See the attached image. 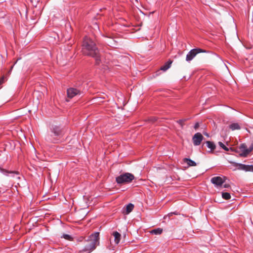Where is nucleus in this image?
Returning a JSON list of instances; mask_svg holds the SVG:
<instances>
[{
	"instance_id": "nucleus-7",
	"label": "nucleus",
	"mask_w": 253,
	"mask_h": 253,
	"mask_svg": "<svg viewBox=\"0 0 253 253\" xmlns=\"http://www.w3.org/2000/svg\"><path fill=\"white\" fill-rule=\"evenodd\" d=\"M203 139L204 137L200 132L195 133L192 137L193 143L195 146L199 145Z\"/></svg>"
},
{
	"instance_id": "nucleus-1",
	"label": "nucleus",
	"mask_w": 253,
	"mask_h": 253,
	"mask_svg": "<svg viewBox=\"0 0 253 253\" xmlns=\"http://www.w3.org/2000/svg\"><path fill=\"white\" fill-rule=\"evenodd\" d=\"M82 46L83 54L94 58L96 64H99L100 59L99 50L93 41L86 37L84 38Z\"/></svg>"
},
{
	"instance_id": "nucleus-28",
	"label": "nucleus",
	"mask_w": 253,
	"mask_h": 253,
	"mask_svg": "<svg viewBox=\"0 0 253 253\" xmlns=\"http://www.w3.org/2000/svg\"><path fill=\"white\" fill-rule=\"evenodd\" d=\"M223 187H224L225 188H228L230 187V185L228 184H224L223 185Z\"/></svg>"
},
{
	"instance_id": "nucleus-29",
	"label": "nucleus",
	"mask_w": 253,
	"mask_h": 253,
	"mask_svg": "<svg viewBox=\"0 0 253 253\" xmlns=\"http://www.w3.org/2000/svg\"><path fill=\"white\" fill-rule=\"evenodd\" d=\"M175 219H176V220H180V219H181V218H176Z\"/></svg>"
},
{
	"instance_id": "nucleus-22",
	"label": "nucleus",
	"mask_w": 253,
	"mask_h": 253,
	"mask_svg": "<svg viewBox=\"0 0 253 253\" xmlns=\"http://www.w3.org/2000/svg\"><path fill=\"white\" fill-rule=\"evenodd\" d=\"M186 121V119L184 120H179L177 121V122L182 127L183 126V125L184 124V122Z\"/></svg>"
},
{
	"instance_id": "nucleus-15",
	"label": "nucleus",
	"mask_w": 253,
	"mask_h": 253,
	"mask_svg": "<svg viewBox=\"0 0 253 253\" xmlns=\"http://www.w3.org/2000/svg\"><path fill=\"white\" fill-rule=\"evenodd\" d=\"M183 161L187 163L189 167L196 166V163L194 161L190 159L184 158L183 159Z\"/></svg>"
},
{
	"instance_id": "nucleus-2",
	"label": "nucleus",
	"mask_w": 253,
	"mask_h": 253,
	"mask_svg": "<svg viewBox=\"0 0 253 253\" xmlns=\"http://www.w3.org/2000/svg\"><path fill=\"white\" fill-rule=\"evenodd\" d=\"M62 134L63 131L60 127L54 126L51 128V133L46 136L45 139L48 142L54 143Z\"/></svg>"
},
{
	"instance_id": "nucleus-16",
	"label": "nucleus",
	"mask_w": 253,
	"mask_h": 253,
	"mask_svg": "<svg viewBox=\"0 0 253 253\" xmlns=\"http://www.w3.org/2000/svg\"><path fill=\"white\" fill-rule=\"evenodd\" d=\"M163 232V229L161 228H157L150 231V233L155 235H160Z\"/></svg>"
},
{
	"instance_id": "nucleus-11",
	"label": "nucleus",
	"mask_w": 253,
	"mask_h": 253,
	"mask_svg": "<svg viewBox=\"0 0 253 253\" xmlns=\"http://www.w3.org/2000/svg\"><path fill=\"white\" fill-rule=\"evenodd\" d=\"M133 208L134 205L131 203H129L127 205L124 209L123 213L125 214H128L133 210Z\"/></svg>"
},
{
	"instance_id": "nucleus-14",
	"label": "nucleus",
	"mask_w": 253,
	"mask_h": 253,
	"mask_svg": "<svg viewBox=\"0 0 253 253\" xmlns=\"http://www.w3.org/2000/svg\"><path fill=\"white\" fill-rule=\"evenodd\" d=\"M205 144H206L207 146L211 149V152H212L215 149V145L211 141H207Z\"/></svg>"
},
{
	"instance_id": "nucleus-3",
	"label": "nucleus",
	"mask_w": 253,
	"mask_h": 253,
	"mask_svg": "<svg viewBox=\"0 0 253 253\" xmlns=\"http://www.w3.org/2000/svg\"><path fill=\"white\" fill-rule=\"evenodd\" d=\"M134 179V175L128 172L123 173L116 178L117 183L125 184L131 182Z\"/></svg>"
},
{
	"instance_id": "nucleus-10",
	"label": "nucleus",
	"mask_w": 253,
	"mask_h": 253,
	"mask_svg": "<svg viewBox=\"0 0 253 253\" xmlns=\"http://www.w3.org/2000/svg\"><path fill=\"white\" fill-rule=\"evenodd\" d=\"M239 169L245 170L246 171H253V165H246L244 164H239L238 165Z\"/></svg>"
},
{
	"instance_id": "nucleus-4",
	"label": "nucleus",
	"mask_w": 253,
	"mask_h": 253,
	"mask_svg": "<svg viewBox=\"0 0 253 253\" xmlns=\"http://www.w3.org/2000/svg\"><path fill=\"white\" fill-rule=\"evenodd\" d=\"M89 240L92 241L89 246V250H93L96 248V246L99 244V233L96 232L90 235L89 237Z\"/></svg>"
},
{
	"instance_id": "nucleus-20",
	"label": "nucleus",
	"mask_w": 253,
	"mask_h": 253,
	"mask_svg": "<svg viewBox=\"0 0 253 253\" xmlns=\"http://www.w3.org/2000/svg\"><path fill=\"white\" fill-rule=\"evenodd\" d=\"M62 238H64L66 240H69V241H73V238L69 235L66 234H63V235L61 236Z\"/></svg>"
},
{
	"instance_id": "nucleus-13",
	"label": "nucleus",
	"mask_w": 253,
	"mask_h": 253,
	"mask_svg": "<svg viewBox=\"0 0 253 253\" xmlns=\"http://www.w3.org/2000/svg\"><path fill=\"white\" fill-rule=\"evenodd\" d=\"M172 63V61L171 60H169L164 65L162 66L160 69L163 71H167L168 69H169Z\"/></svg>"
},
{
	"instance_id": "nucleus-27",
	"label": "nucleus",
	"mask_w": 253,
	"mask_h": 253,
	"mask_svg": "<svg viewBox=\"0 0 253 253\" xmlns=\"http://www.w3.org/2000/svg\"><path fill=\"white\" fill-rule=\"evenodd\" d=\"M4 82V77H3L1 78V79L0 80V84H1L2 83H3Z\"/></svg>"
},
{
	"instance_id": "nucleus-6",
	"label": "nucleus",
	"mask_w": 253,
	"mask_h": 253,
	"mask_svg": "<svg viewBox=\"0 0 253 253\" xmlns=\"http://www.w3.org/2000/svg\"><path fill=\"white\" fill-rule=\"evenodd\" d=\"M202 52H207V51L205 50L199 48L193 49L187 54L186 60L187 62H190L196 56L197 54Z\"/></svg>"
},
{
	"instance_id": "nucleus-25",
	"label": "nucleus",
	"mask_w": 253,
	"mask_h": 253,
	"mask_svg": "<svg viewBox=\"0 0 253 253\" xmlns=\"http://www.w3.org/2000/svg\"><path fill=\"white\" fill-rule=\"evenodd\" d=\"M1 171H2V172H8V171H6V170H4V169H1ZM8 173H15V171H9V172H8ZM15 173H17V172H15Z\"/></svg>"
},
{
	"instance_id": "nucleus-5",
	"label": "nucleus",
	"mask_w": 253,
	"mask_h": 253,
	"mask_svg": "<svg viewBox=\"0 0 253 253\" xmlns=\"http://www.w3.org/2000/svg\"><path fill=\"white\" fill-rule=\"evenodd\" d=\"M239 149L240 151V156L245 157H247L253 150V144H252L249 148H248L246 144L243 143L240 145Z\"/></svg>"
},
{
	"instance_id": "nucleus-24",
	"label": "nucleus",
	"mask_w": 253,
	"mask_h": 253,
	"mask_svg": "<svg viewBox=\"0 0 253 253\" xmlns=\"http://www.w3.org/2000/svg\"><path fill=\"white\" fill-rule=\"evenodd\" d=\"M175 213L174 212H171L169 214H168L167 215H166L164 217V219H167V217H169L170 216H172L173 214H175Z\"/></svg>"
},
{
	"instance_id": "nucleus-23",
	"label": "nucleus",
	"mask_w": 253,
	"mask_h": 253,
	"mask_svg": "<svg viewBox=\"0 0 253 253\" xmlns=\"http://www.w3.org/2000/svg\"><path fill=\"white\" fill-rule=\"evenodd\" d=\"M157 120V118L155 117H151L149 119V121L151 122V123H154L155 122H156Z\"/></svg>"
},
{
	"instance_id": "nucleus-12",
	"label": "nucleus",
	"mask_w": 253,
	"mask_h": 253,
	"mask_svg": "<svg viewBox=\"0 0 253 253\" xmlns=\"http://www.w3.org/2000/svg\"><path fill=\"white\" fill-rule=\"evenodd\" d=\"M112 235L114 237V242L116 244H118L120 243L121 239V234L117 231L113 232Z\"/></svg>"
},
{
	"instance_id": "nucleus-8",
	"label": "nucleus",
	"mask_w": 253,
	"mask_h": 253,
	"mask_svg": "<svg viewBox=\"0 0 253 253\" xmlns=\"http://www.w3.org/2000/svg\"><path fill=\"white\" fill-rule=\"evenodd\" d=\"M224 179H223V178L220 176H215L212 177L211 179V181L215 186L219 187L221 186L225 182V179H226L225 177H224Z\"/></svg>"
},
{
	"instance_id": "nucleus-26",
	"label": "nucleus",
	"mask_w": 253,
	"mask_h": 253,
	"mask_svg": "<svg viewBox=\"0 0 253 253\" xmlns=\"http://www.w3.org/2000/svg\"><path fill=\"white\" fill-rule=\"evenodd\" d=\"M199 127V123H196L194 126V128L195 129H197Z\"/></svg>"
},
{
	"instance_id": "nucleus-9",
	"label": "nucleus",
	"mask_w": 253,
	"mask_h": 253,
	"mask_svg": "<svg viewBox=\"0 0 253 253\" xmlns=\"http://www.w3.org/2000/svg\"><path fill=\"white\" fill-rule=\"evenodd\" d=\"M67 96L68 97L72 98L77 95H80L81 92L80 90L75 88H70L67 89Z\"/></svg>"
},
{
	"instance_id": "nucleus-17",
	"label": "nucleus",
	"mask_w": 253,
	"mask_h": 253,
	"mask_svg": "<svg viewBox=\"0 0 253 253\" xmlns=\"http://www.w3.org/2000/svg\"><path fill=\"white\" fill-rule=\"evenodd\" d=\"M229 127L232 130H238L241 128L240 125L238 123H233Z\"/></svg>"
},
{
	"instance_id": "nucleus-19",
	"label": "nucleus",
	"mask_w": 253,
	"mask_h": 253,
	"mask_svg": "<svg viewBox=\"0 0 253 253\" xmlns=\"http://www.w3.org/2000/svg\"><path fill=\"white\" fill-rule=\"evenodd\" d=\"M222 197L225 200H228L231 198L230 194L227 192H223L222 193Z\"/></svg>"
},
{
	"instance_id": "nucleus-18",
	"label": "nucleus",
	"mask_w": 253,
	"mask_h": 253,
	"mask_svg": "<svg viewBox=\"0 0 253 253\" xmlns=\"http://www.w3.org/2000/svg\"><path fill=\"white\" fill-rule=\"evenodd\" d=\"M116 42H117L113 39H109V41L107 42L108 44L110 46H115L116 45H117Z\"/></svg>"
},
{
	"instance_id": "nucleus-21",
	"label": "nucleus",
	"mask_w": 253,
	"mask_h": 253,
	"mask_svg": "<svg viewBox=\"0 0 253 253\" xmlns=\"http://www.w3.org/2000/svg\"><path fill=\"white\" fill-rule=\"evenodd\" d=\"M218 145L220 146L221 148L224 149L226 151H229V149L221 142H218Z\"/></svg>"
}]
</instances>
